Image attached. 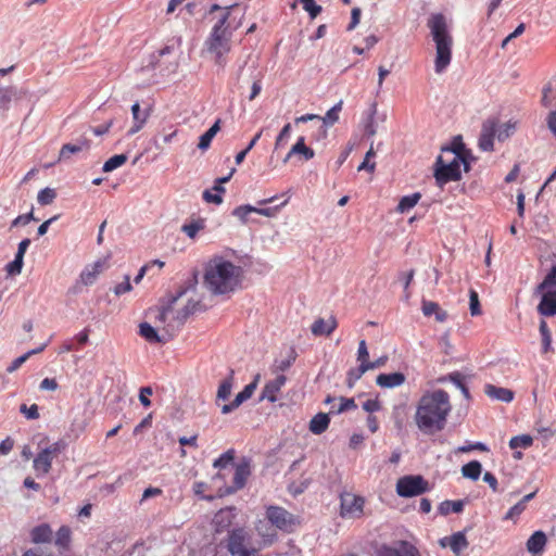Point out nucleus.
Wrapping results in <instances>:
<instances>
[{
	"label": "nucleus",
	"instance_id": "nucleus-11",
	"mask_svg": "<svg viewBox=\"0 0 556 556\" xmlns=\"http://www.w3.org/2000/svg\"><path fill=\"white\" fill-rule=\"evenodd\" d=\"M60 452L61 445L59 442L37 452V478L49 472L53 458L56 457Z\"/></svg>",
	"mask_w": 556,
	"mask_h": 556
},
{
	"label": "nucleus",
	"instance_id": "nucleus-61",
	"mask_svg": "<svg viewBox=\"0 0 556 556\" xmlns=\"http://www.w3.org/2000/svg\"><path fill=\"white\" fill-rule=\"evenodd\" d=\"M290 132H291V124H286L276 138V143H275L276 149H278L285 144V142L290 137Z\"/></svg>",
	"mask_w": 556,
	"mask_h": 556
},
{
	"label": "nucleus",
	"instance_id": "nucleus-23",
	"mask_svg": "<svg viewBox=\"0 0 556 556\" xmlns=\"http://www.w3.org/2000/svg\"><path fill=\"white\" fill-rule=\"evenodd\" d=\"M105 264V261L98 260L93 264L88 265L80 274V280L84 285H92L97 276L101 273Z\"/></svg>",
	"mask_w": 556,
	"mask_h": 556
},
{
	"label": "nucleus",
	"instance_id": "nucleus-44",
	"mask_svg": "<svg viewBox=\"0 0 556 556\" xmlns=\"http://www.w3.org/2000/svg\"><path fill=\"white\" fill-rule=\"evenodd\" d=\"M368 371V368L366 366V364L361 363L358 365V367H355V368H351L349 371H348V377H346V382H348V386L349 388H352L355 382L357 380H359L362 378V376Z\"/></svg>",
	"mask_w": 556,
	"mask_h": 556
},
{
	"label": "nucleus",
	"instance_id": "nucleus-46",
	"mask_svg": "<svg viewBox=\"0 0 556 556\" xmlns=\"http://www.w3.org/2000/svg\"><path fill=\"white\" fill-rule=\"evenodd\" d=\"M53 539V532L48 523L37 526V544L50 543Z\"/></svg>",
	"mask_w": 556,
	"mask_h": 556
},
{
	"label": "nucleus",
	"instance_id": "nucleus-6",
	"mask_svg": "<svg viewBox=\"0 0 556 556\" xmlns=\"http://www.w3.org/2000/svg\"><path fill=\"white\" fill-rule=\"evenodd\" d=\"M433 176L437 185L442 188L450 181H458L462 178V170L458 166L456 155L441 154L434 163Z\"/></svg>",
	"mask_w": 556,
	"mask_h": 556
},
{
	"label": "nucleus",
	"instance_id": "nucleus-34",
	"mask_svg": "<svg viewBox=\"0 0 556 556\" xmlns=\"http://www.w3.org/2000/svg\"><path fill=\"white\" fill-rule=\"evenodd\" d=\"M233 376L235 371L230 369L229 375L220 382L218 387L217 400L226 401L229 399L233 387Z\"/></svg>",
	"mask_w": 556,
	"mask_h": 556
},
{
	"label": "nucleus",
	"instance_id": "nucleus-31",
	"mask_svg": "<svg viewBox=\"0 0 556 556\" xmlns=\"http://www.w3.org/2000/svg\"><path fill=\"white\" fill-rule=\"evenodd\" d=\"M131 113L134 117V126L128 130V135H134L137 131H139L148 117L147 113H141L140 105L138 102L131 105Z\"/></svg>",
	"mask_w": 556,
	"mask_h": 556
},
{
	"label": "nucleus",
	"instance_id": "nucleus-8",
	"mask_svg": "<svg viewBox=\"0 0 556 556\" xmlns=\"http://www.w3.org/2000/svg\"><path fill=\"white\" fill-rule=\"evenodd\" d=\"M266 518L273 526L285 532H291L296 523V518L280 506H268Z\"/></svg>",
	"mask_w": 556,
	"mask_h": 556
},
{
	"label": "nucleus",
	"instance_id": "nucleus-53",
	"mask_svg": "<svg viewBox=\"0 0 556 556\" xmlns=\"http://www.w3.org/2000/svg\"><path fill=\"white\" fill-rule=\"evenodd\" d=\"M23 255L15 254V258L5 267L8 275L15 276L21 274L23 267Z\"/></svg>",
	"mask_w": 556,
	"mask_h": 556
},
{
	"label": "nucleus",
	"instance_id": "nucleus-3",
	"mask_svg": "<svg viewBox=\"0 0 556 556\" xmlns=\"http://www.w3.org/2000/svg\"><path fill=\"white\" fill-rule=\"evenodd\" d=\"M237 7L238 4H231L225 8V13L214 24L204 41L205 50L214 55V61L219 66L226 65V54L231 50L232 34L241 24L239 21L236 25L231 26V12Z\"/></svg>",
	"mask_w": 556,
	"mask_h": 556
},
{
	"label": "nucleus",
	"instance_id": "nucleus-36",
	"mask_svg": "<svg viewBox=\"0 0 556 556\" xmlns=\"http://www.w3.org/2000/svg\"><path fill=\"white\" fill-rule=\"evenodd\" d=\"M71 529L67 526H62L55 533L54 544L61 549H65L70 546L71 543Z\"/></svg>",
	"mask_w": 556,
	"mask_h": 556
},
{
	"label": "nucleus",
	"instance_id": "nucleus-35",
	"mask_svg": "<svg viewBox=\"0 0 556 556\" xmlns=\"http://www.w3.org/2000/svg\"><path fill=\"white\" fill-rule=\"evenodd\" d=\"M187 288H180L175 295H170L167 299V302L162 305L161 312L159 314V319L164 321L168 314L172 312L174 304L187 292Z\"/></svg>",
	"mask_w": 556,
	"mask_h": 556
},
{
	"label": "nucleus",
	"instance_id": "nucleus-24",
	"mask_svg": "<svg viewBox=\"0 0 556 556\" xmlns=\"http://www.w3.org/2000/svg\"><path fill=\"white\" fill-rule=\"evenodd\" d=\"M546 542V534L543 531L538 530L528 539L527 549L532 554L541 553L544 549Z\"/></svg>",
	"mask_w": 556,
	"mask_h": 556
},
{
	"label": "nucleus",
	"instance_id": "nucleus-17",
	"mask_svg": "<svg viewBox=\"0 0 556 556\" xmlns=\"http://www.w3.org/2000/svg\"><path fill=\"white\" fill-rule=\"evenodd\" d=\"M440 381H442V382L448 381V382L453 383L462 392V394L464 395V397L466 400L470 399V393H469V389L467 386V377L464 374H462L460 371L450 372L448 375L440 378Z\"/></svg>",
	"mask_w": 556,
	"mask_h": 556
},
{
	"label": "nucleus",
	"instance_id": "nucleus-20",
	"mask_svg": "<svg viewBox=\"0 0 556 556\" xmlns=\"http://www.w3.org/2000/svg\"><path fill=\"white\" fill-rule=\"evenodd\" d=\"M337 326L338 324L334 317H330L327 320L318 318L312 325L311 330L314 336H330Z\"/></svg>",
	"mask_w": 556,
	"mask_h": 556
},
{
	"label": "nucleus",
	"instance_id": "nucleus-48",
	"mask_svg": "<svg viewBox=\"0 0 556 556\" xmlns=\"http://www.w3.org/2000/svg\"><path fill=\"white\" fill-rule=\"evenodd\" d=\"M357 405L355 404L354 399L340 397V405L338 407L332 406L330 408V414H341L345 410L355 409Z\"/></svg>",
	"mask_w": 556,
	"mask_h": 556
},
{
	"label": "nucleus",
	"instance_id": "nucleus-19",
	"mask_svg": "<svg viewBox=\"0 0 556 556\" xmlns=\"http://www.w3.org/2000/svg\"><path fill=\"white\" fill-rule=\"evenodd\" d=\"M295 154H300L303 156L305 161H308L314 157L315 152L313 149L308 148L305 144L304 137H300L298 138L296 142L292 146L290 151L287 153L286 157L283 159V163H287Z\"/></svg>",
	"mask_w": 556,
	"mask_h": 556
},
{
	"label": "nucleus",
	"instance_id": "nucleus-16",
	"mask_svg": "<svg viewBox=\"0 0 556 556\" xmlns=\"http://www.w3.org/2000/svg\"><path fill=\"white\" fill-rule=\"evenodd\" d=\"M406 380L403 372L395 371L389 374H380L376 378V383L380 388L392 389L402 386Z\"/></svg>",
	"mask_w": 556,
	"mask_h": 556
},
{
	"label": "nucleus",
	"instance_id": "nucleus-57",
	"mask_svg": "<svg viewBox=\"0 0 556 556\" xmlns=\"http://www.w3.org/2000/svg\"><path fill=\"white\" fill-rule=\"evenodd\" d=\"M549 287H556V265L549 269L544 280L539 285V290H544Z\"/></svg>",
	"mask_w": 556,
	"mask_h": 556
},
{
	"label": "nucleus",
	"instance_id": "nucleus-54",
	"mask_svg": "<svg viewBox=\"0 0 556 556\" xmlns=\"http://www.w3.org/2000/svg\"><path fill=\"white\" fill-rule=\"evenodd\" d=\"M199 305V302H194L192 300L188 301V303L184 306V308L178 313L177 319L184 323L190 315H192Z\"/></svg>",
	"mask_w": 556,
	"mask_h": 556
},
{
	"label": "nucleus",
	"instance_id": "nucleus-52",
	"mask_svg": "<svg viewBox=\"0 0 556 556\" xmlns=\"http://www.w3.org/2000/svg\"><path fill=\"white\" fill-rule=\"evenodd\" d=\"M262 136V130H260L252 139L251 141L249 142V144L245 147L244 150L240 151L237 155H236V164H241L243 162V160L245 159L247 154L254 148V146L257 143V141L260 140Z\"/></svg>",
	"mask_w": 556,
	"mask_h": 556
},
{
	"label": "nucleus",
	"instance_id": "nucleus-30",
	"mask_svg": "<svg viewBox=\"0 0 556 556\" xmlns=\"http://www.w3.org/2000/svg\"><path fill=\"white\" fill-rule=\"evenodd\" d=\"M465 507V500L451 501L445 500L439 505V513L446 516L451 513L460 514Z\"/></svg>",
	"mask_w": 556,
	"mask_h": 556
},
{
	"label": "nucleus",
	"instance_id": "nucleus-21",
	"mask_svg": "<svg viewBox=\"0 0 556 556\" xmlns=\"http://www.w3.org/2000/svg\"><path fill=\"white\" fill-rule=\"evenodd\" d=\"M484 391L489 397L504 403H509L514 400V392L506 388L485 384Z\"/></svg>",
	"mask_w": 556,
	"mask_h": 556
},
{
	"label": "nucleus",
	"instance_id": "nucleus-9",
	"mask_svg": "<svg viewBox=\"0 0 556 556\" xmlns=\"http://www.w3.org/2000/svg\"><path fill=\"white\" fill-rule=\"evenodd\" d=\"M365 500L363 496L343 492L340 495V515L343 518H359L364 511Z\"/></svg>",
	"mask_w": 556,
	"mask_h": 556
},
{
	"label": "nucleus",
	"instance_id": "nucleus-39",
	"mask_svg": "<svg viewBox=\"0 0 556 556\" xmlns=\"http://www.w3.org/2000/svg\"><path fill=\"white\" fill-rule=\"evenodd\" d=\"M257 387V377L254 379V381L247 384L242 391H240L236 397L233 399L235 405L237 404L240 406L242 403L248 401L254 393L255 389Z\"/></svg>",
	"mask_w": 556,
	"mask_h": 556
},
{
	"label": "nucleus",
	"instance_id": "nucleus-33",
	"mask_svg": "<svg viewBox=\"0 0 556 556\" xmlns=\"http://www.w3.org/2000/svg\"><path fill=\"white\" fill-rule=\"evenodd\" d=\"M482 472V465L479 460H471L462 467L464 478L477 481Z\"/></svg>",
	"mask_w": 556,
	"mask_h": 556
},
{
	"label": "nucleus",
	"instance_id": "nucleus-5",
	"mask_svg": "<svg viewBox=\"0 0 556 556\" xmlns=\"http://www.w3.org/2000/svg\"><path fill=\"white\" fill-rule=\"evenodd\" d=\"M428 27L435 43L434 71L437 74H442L452 60L453 38L447 29L445 16L441 13L433 14L429 18Z\"/></svg>",
	"mask_w": 556,
	"mask_h": 556
},
{
	"label": "nucleus",
	"instance_id": "nucleus-2",
	"mask_svg": "<svg viewBox=\"0 0 556 556\" xmlns=\"http://www.w3.org/2000/svg\"><path fill=\"white\" fill-rule=\"evenodd\" d=\"M242 268L222 256L212 258L205 266L203 285L214 295L233 292L240 283Z\"/></svg>",
	"mask_w": 556,
	"mask_h": 556
},
{
	"label": "nucleus",
	"instance_id": "nucleus-56",
	"mask_svg": "<svg viewBox=\"0 0 556 556\" xmlns=\"http://www.w3.org/2000/svg\"><path fill=\"white\" fill-rule=\"evenodd\" d=\"M35 354V350H30L28 351L27 353L18 356L17 358H15L11 365L7 368V371L9 374H12L14 372L15 370H17L31 355Z\"/></svg>",
	"mask_w": 556,
	"mask_h": 556
},
{
	"label": "nucleus",
	"instance_id": "nucleus-45",
	"mask_svg": "<svg viewBox=\"0 0 556 556\" xmlns=\"http://www.w3.org/2000/svg\"><path fill=\"white\" fill-rule=\"evenodd\" d=\"M204 228V220L197 219L192 220L189 224H184L181 227V231L186 233L189 238L193 239L198 235V232Z\"/></svg>",
	"mask_w": 556,
	"mask_h": 556
},
{
	"label": "nucleus",
	"instance_id": "nucleus-18",
	"mask_svg": "<svg viewBox=\"0 0 556 556\" xmlns=\"http://www.w3.org/2000/svg\"><path fill=\"white\" fill-rule=\"evenodd\" d=\"M538 312L542 316L556 315V291H548L541 298Z\"/></svg>",
	"mask_w": 556,
	"mask_h": 556
},
{
	"label": "nucleus",
	"instance_id": "nucleus-50",
	"mask_svg": "<svg viewBox=\"0 0 556 556\" xmlns=\"http://www.w3.org/2000/svg\"><path fill=\"white\" fill-rule=\"evenodd\" d=\"M254 211H256L255 206L250 205V204H245V205L237 206L232 211V215L238 217L242 223H247L248 222V215L250 213H254Z\"/></svg>",
	"mask_w": 556,
	"mask_h": 556
},
{
	"label": "nucleus",
	"instance_id": "nucleus-55",
	"mask_svg": "<svg viewBox=\"0 0 556 556\" xmlns=\"http://www.w3.org/2000/svg\"><path fill=\"white\" fill-rule=\"evenodd\" d=\"M469 309L472 316H478L481 314V306L479 301V295L475 290L469 291Z\"/></svg>",
	"mask_w": 556,
	"mask_h": 556
},
{
	"label": "nucleus",
	"instance_id": "nucleus-37",
	"mask_svg": "<svg viewBox=\"0 0 556 556\" xmlns=\"http://www.w3.org/2000/svg\"><path fill=\"white\" fill-rule=\"evenodd\" d=\"M420 198H421V194L419 192H415V193L402 197L396 206V211L399 213H405V212L409 211L418 203Z\"/></svg>",
	"mask_w": 556,
	"mask_h": 556
},
{
	"label": "nucleus",
	"instance_id": "nucleus-13",
	"mask_svg": "<svg viewBox=\"0 0 556 556\" xmlns=\"http://www.w3.org/2000/svg\"><path fill=\"white\" fill-rule=\"evenodd\" d=\"M440 544L443 547L448 546L456 556H459L460 553L469 545L464 531H458L453 533L451 536L442 538L440 540Z\"/></svg>",
	"mask_w": 556,
	"mask_h": 556
},
{
	"label": "nucleus",
	"instance_id": "nucleus-42",
	"mask_svg": "<svg viewBox=\"0 0 556 556\" xmlns=\"http://www.w3.org/2000/svg\"><path fill=\"white\" fill-rule=\"evenodd\" d=\"M127 159L126 154H115L103 164L102 170L104 173L113 172L124 165L127 162Z\"/></svg>",
	"mask_w": 556,
	"mask_h": 556
},
{
	"label": "nucleus",
	"instance_id": "nucleus-29",
	"mask_svg": "<svg viewBox=\"0 0 556 556\" xmlns=\"http://www.w3.org/2000/svg\"><path fill=\"white\" fill-rule=\"evenodd\" d=\"M220 129V119H217L203 135L199 138L198 148L201 151H206L212 143L213 138Z\"/></svg>",
	"mask_w": 556,
	"mask_h": 556
},
{
	"label": "nucleus",
	"instance_id": "nucleus-15",
	"mask_svg": "<svg viewBox=\"0 0 556 556\" xmlns=\"http://www.w3.org/2000/svg\"><path fill=\"white\" fill-rule=\"evenodd\" d=\"M90 148V140L87 138H81L77 140V142L72 143H65L62 146L60 153H59V161H66L71 157L72 154H76L78 152H81L84 150H89Z\"/></svg>",
	"mask_w": 556,
	"mask_h": 556
},
{
	"label": "nucleus",
	"instance_id": "nucleus-60",
	"mask_svg": "<svg viewBox=\"0 0 556 556\" xmlns=\"http://www.w3.org/2000/svg\"><path fill=\"white\" fill-rule=\"evenodd\" d=\"M440 305L437 302L422 300L421 302V311L422 314L427 317H430L431 315H434L435 312L439 309Z\"/></svg>",
	"mask_w": 556,
	"mask_h": 556
},
{
	"label": "nucleus",
	"instance_id": "nucleus-26",
	"mask_svg": "<svg viewBox=\"0 0 556 556\" xmlns=\"http://www.w3.org/2000/svg\"><path fill=\"white\" fill-rule=\"evenodd\" d=\"M329 424V415L326 413H318L309 421V431L314 434H321L328 429Z\"/></svg>",
	"mask_w": 556,
	"mask_h": 556
},
{
	"label": "nucleus",
	"instance_id": "nucleus-49",
	"mask_svg": "<svg viewBox=\"0 0 556 556\" xmlns=\"http://www.w3.org/2000/svg\"><path fill=\"white\" fill-rule=\"evenodd\" d=\"M56 197V192L52 188H45L37 194V202L41 205H48L53 202Z\"/></svg>",
	"mask_w": 556,
	"mask_h": 556
},
{
	"label": "nucleus",
	"instance_id": "nucleus-28",
	"mask_svg": "<svg viewBox=\"0 0 556 556\" xmlns=\"http://www.w3.org/2000/svg\"><path fill=\"white\" fill-rule=\"evenodd\" d=\"M139 334L149 343H164V339L159 334L156 329L149 323L143 321L139 325Z\"/></svg>",
	"mask_w": 556,
	"mask_h": 556
},
{
	"label": "nucleus",
	"instance_id": "nucleus-10",
	"mask_svg": "<svg viewBox=\"0 0 556 556\" xmlns=\"http://www.w3.org/2000/svg\"><path fill=\"white\" fill-rule=\"evenodd\" d=\"M498 117L486 118L481 127L478 147L481 151L491 152L494 150V138H497Z\"/></svg>",
	"mask_w": 556,
	"mask_h": 556
},
{
	"label": "nucleus",
	"instance_id": "nucleus-38",
	"mask_svg": "<svg viewBox=\"0 0 556 556\" xmlns=\"http://www.w3.org/2000/svg\"><path fill=\"white\" fill-rule=\"evenodd\" d=\"M466 149L465 143L463 142L462 136H456L452 139L448 146L442 147V154L446 155H462V152Z\"/></svg>",
	"mask_w": 556,
	"mask_h": 556
},
{
	"label": "nucleus",
	"instance_id": "nucleus-14",
	"mask_svg": "<svg viewBox=\"0 0 556 556\" xmlns=\"http://www.w3.org/2000/svg\"><path fill=\"white\" fill-rule=\"evenodd\" d=\"M287 381L286 376L279 375L275 379L266 382L262 390V394L260 396V401L267 400L271 403L277 401V393L285 386Z\"/></svg>",
	"mask_w": 556,
	"mask_h": 556
},
{
	"label": "nucleus",
	"instance_id": "nucleus-27",
	"mask_svg": "<svg viewBox=\"0 0 556 556\" xmlns=\"http://www.w3.org/2000/svg\"><path fill=\"white\" fill-rule=\"evenodd\" d=\"M416 547L407 542H402L399 548L387 547L382 551L381 556H418Z\"/></svg>",
	"mask_w": 556,
	"mask_h": 556
},
{
	"label": "nucleus",
	"instance_id": "nucleus-63",
	"mask_svg": "<svg viewBox=\"0 0 556 556\" xmlns=\"http://www.w3.org/2000/svg\"><path fill=\"white\" fill-rule=\"evenodd\" d=\"M525 509H526V507L522 505V503L518 502L517 504H515L513 507H510L508 509V511L504 516V519L505 520L514 519V518L518 517L519 515H521Z\"/></svg>",
	"mask_w": 556,
	"mask_h": 556
},
{
	"label": "nucleus",
	"instance_id": "nucleus-51",
	"mask_svg": "<svg viewBox=\"0 0 556 556\" xmlns=\"http://www.w3.org/2000/svg\"><path fill=\"white\" fill-rule=\"evenodd\" d=\"M288 202H289V197L278 205H274V206H269V207H256V211H254V213H257V214L266 216V217H274L280 211L281 207L287 205Z\"/></svg>",
	"mask_w": 556,
	"mask_h": 556
},
{
	"label": "nucleus",
	"instance_id": "nucleus-41",
	"mask_svg": "<svg viewBox=\"0 0 556 556\" xmlns=\"http://www.w3.org/2000/svg\"><path fill=\"white\" fill-rule=\"evenodd\" d=\"M516 131V122L508 121L502 125L497 124V140L503 142Z\"/></svg>",
	"mask_w": 556,
	"mask_h": 556
},
{
	"label": "nucleus",
	"instance_id": "nucleus-12",
	"mask_svg": "<svg viewBox=\"0 0 556 556\" xmlns=\"http://www.w3.org/2000/svg\"><path fill=\"white\" fill-rule=\"evenodd\" d=\"M249 535L243 528H236L229 531L227 548L231 556L236 555L242 548L248 547Z\"/></svg>",
	"mask_w": 556,
	"mask_h": 556
},
{
	"label": "nucleus",
	"instance_id": "nucleus-4",
	"mask_svg": "<svg viewBox=\"0 0 556 556\" xmlns=\"http://www.w3.org/2000/svg\"><path fill=\"white\" fill-rule=\"evenodd\" d=\"M235 457L236 451L233 448H229L213 463V467L218 469V472L212 478L215 483L225 481L224 470L230 466L235 468L232 484L220 486L218 489L219 496L230 495L243 489L249 476L251 475L250 460L243 458L239 464L235 465Z\"/></svg>",
	"mask_w": 556,
	"mask_h": 556
},
{
	"label": "nucleus",
	"instance_id": "nucleus-58",
	"mask_svg": "<svg viewBox=\"0 0 556 556\" xmlns=\"http://www.w3.org/2000/svg\"><path fill=\"white\" fill-rule=\"evenodd\" d=\"M473 450L481 451V452H489L488 445L482 442H473V443H468L466 445H462L457 448V452L458 453H468Z\"/></svg>",
	"mask_w": 556,
	"mask_h": 556
},
{
	"label": "nucleus",
	"instance_id": "nucleus-59",
	"mask_svg": "<svg viewBox=\"0 0 556 556\" xmlns=\"http://www.w3.org/2000/svg\"><path fill=\"white\" fill-rule=\"evenodd\" d=\"M375 151L372 149V147H370V149L367 151V153L365 154V159L364 161L359 164L358 166V170H369V172H374L375 167H376V164L372 162L370 163L369 160L371 157L375 156Z\"/></svg>",
	"mask_w": 556,
	"mask_h": 556
},
{
	"label": "nucleus",
	"instance_id": "nucleus-32",
	"mask_svg": "<svg viewBox=\"0 0 556 556\" xmlns=\"http://www.w3.org/2000/svg\"><path fill=\"white\" fill-rule=\"evenodd\" d=\"M342 106L343 101L340 100L326 112L325 116L323 117V125L320 126V129H323L324 134H326V126H331L339 121V113L341 112Z\"/></svg>",
	"mask_w": 556,
	"mask_h": 556
},
{
	"label": "nucleus",
	"instance_id": "nucleus-7",
	"mask_svg": "<svg viewBox=\"0 0 556 556\" xmlns=\"http://www.w3.org/2000/svg\"><path fill=\"white\" fill-rule=\"evenodd\" d=\"M396 493L400 497H415L430 491L429 482L420 475H407L396 482Z\"/></svg>",
	"mask_w": 556,
	"mask_h": 556
},
{
	"label": "nucleus",
	"instance_id": "nucleus-43",
	"mask_svg": "<svg viewBox=\"0 0 556 556\" xmlns=\"http://www.w3.org/2000/svg\"><path fill=\"white\" fill-rule=\"evenodd\" d=\"M533 439L529 434L515 435L509 440V447L511 450L528 448L532 445Z\"/></svg>",
	"mask_w": 556,
	"mask_h": 556
},
{
	"label": "nucleus",
	"instance_id": "nucleus-1",
	"mask_svg": "<svg viewBox=\"0 0 556 556\" xmlns=\"http://www.w3.org/2000/svg\"><path fill=\"white\" fill-rule=\"evenodd\" d=\"M451 410L452 405L446 391H428L418 401L414 419L421 432L432 434L445 428Z\"/></svg>",
	"mask_w": 556,
	"mask_h": 556
},
{
	"label": "nucleus",
	"instance_id": "nucleus-22",
	"mask_svg": "<svg viewBox=\"0 0 556 556\" xmlns=\"http://www.w3.org/2000/svg\"><path fill=\"white\" fill-rule=\"evenodd\" d=\"M235 518V508L220 509L214 517L213 522L215 525L216 532H223L227 529Z\"/></svg>",
	"mask_w": 556,
	"mask_h": 556
},
{
	"label": "nucleus",
	"instance_id": "nucleus-62",
	"mask_svg": "<svg viewBox=\"0 0 556 556\" xmlns=\"http://www.w3.org/2000/svg\"><path fill=\"white\" fill-rule=\"evenodd\" d=\"M131 289H132V287L130 283V278L128 275H125L124 281L121 283H117L114 287V293H115V295L119 296L126 292H129Z\"/></svg>",
	"mask_w": 556,
	"mask_h": 556
},
{
	"label": "nucleus",
	"instance_id": "nucleus-25",
	"mask_svg": "<svg viewBox=\"0 0 556 556\" xmlns=\"http://www.w3.org/2000/svg\"><path fill=\"white\" fill-rule=\"evenodd\" d=\"M17 98V90L14 86L0 85V110L8 111L13 101Z\"/></svg>",
	"mask_w": 556,
	"mask_h": 556
},
{
	"label": "nucleus",
	"instance_id": "nucleus-64",
	"mask_svg": "<svg viewBox=\"0 0 556 556\" xmlns=\"http://www.w3.org/2000/svg\"><path fill=\"white\" fill-rule=\"evenodd\" d=\"M546 125L553 136L556 138V110L551 111L546 116Z\"/></svg>",
	"mask_w": 556,
	"mask_h": 556
},
{
	"label": "nucleus",
	"instance_id": "nucleus-40",
	"mask_svg": "<svg viewBox=\"0 0 556 556\" xmlns=\"http://www.w3.org/2000/svg\"><path fill=\"white\" fill-rule=\"evenodd\" d=\"M376 113H377V103L374 102L368 110V115H367V118L365 121V126H364L365 135L368 137H371L377 132V128L375 125V114Z\"/></svg>",
	"mask_w": 556,
	"mask_h": 556
},
{
	"label": "nucleus",
	"instance_id": "nucleus-47",
	"mask_svg": "<svg viewBox=\"0 0 556 556\" xmlns=\"http://www.w3.org/2000/svg\"><path fill=\"white\" fill-rule=\"evenodd\" d=\"M299 2L312 20L316 18L323 11L321 5L317 4L315 0H299Z\"/></svg>",
	"mask_w": 556,
	"mask_h": 556
}]
</instances>
